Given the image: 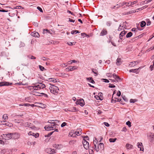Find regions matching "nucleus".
<instances>
[{"label":"nucleus","instance_id":"obj_31","mask_svg":"<svg viewBox=\"0 0 154 154\" xmlns=\"http://www.w3.org/2000/svg\"><path fill=\"white\" fill-rule=\"evenodd\" d=\"M30 104L29 103H23L19 104L20 106H30Z\"/></svg>","mask_w":154,"mask_h":154},{"label":"nucleus","instance_id":"obj_6","mask_svg":"<svg viewBox=\"0 0 154 154\" xmlns=\"http://www.w3.org/2000/svg\"><path fill=\"white\" fill-rule=\"evenodd\" d=\"M45 152L48 153L52 154L56 153L55 150L51 148H47L45 149Z\"/></svg>","mask_w":154,"mask_h":154},{"label":"nucleus","instance_id":"obj_41","mask_svg":"<svg viewBox=\"0 0 154 154\" xmlns=\"http://www.w3.org/2000/svg\"><path fill=\"white\" fill-rule=\"evenodd\" d=\"M40 106H39L42 108H45L46 106L44 104L42 103H41L40 104Z\"/></svg>","mask_w":154,"mask_h":154},{"label":"nucleus","instance_id":"obj_40","mask_svg":"<svg viewBox=\"0 0 154 154\" xmlns=\"http://www.w3.org/2000/svg\"><path fill=\"white\" fill-rule=\"evenodd\" d=\"M27 57L29 58H30L31 59H36V57H35L34 56H33L31 55H28V56H27Z\"/></svg>","mask_w":154,"mask_h":154},{"label":"nucleus","instance_id":"obj_23","mask_svg":"<svg viewBox=\"0 0 154 154\" xmlns=\"http://www.w3.org/2000/svg\"><path fill=\"white\" fill-rule=\"evenodd\" d=\"M125 146L127 149H131L133 147V146L132 145L129 143H127Z\"/></svg>","mask_w":154,"mask_h":154},{"label":"nucleus","instance_id":"obj_1","mask_svg":"<svg viewBox=\"0 0 154 154\" xmlns=\"http://www.w3.org/2000/svg\"><path fill=\"white\" fill-rule=\"evenodd\" d=\"M49 89L50 92L54 94H56L58 93L59 88L58 87L53 85H51L49 87Z\"/></svg>","mask_w":154,"mask_h":154},{"label":"nucleus","instance_id":"obj_15","mask_svg":"<svg viewBox=\"0 0 154 154\" xmlns=\"http://www.w3.org/2000/svg\"><path fill=\"white\" fill-rule=\"evenodd\" d=\"M137 146L139 148H140V151H143L144 149L142 144V143L141 142H138L137 143Z\"/></svg>","mask_w":154,"mask_h":154},{"label":"nucleus","instance_id":"obj_27","mask_svg":"<svg viewBox=\"0 0 154 154\" xmlns=\"http://www.w3.org/2000/svg\"><path fill=\"white\" fill-rule=\"evenodd\" d=\"M92 72L95 74V76L97 75L98 74V73H97L98 71L96 69H92Z\"/></svg>","mask_w":154,"mask_h":154},{"label":"nucleus","instance_id":"obj_58","mask_svg":"<svg viewBox=\"0 0 154 154\" xmlns=\"http://www.w3.org/2000/svg\"><path fill=\"white\" fill-rule=\"evenodd\" d=\"M69 21L70 22H72L73 23H74L75 21V20H72L71 19H70V18H69Z\"/></svg>","mask_w":154,"mask_h":154},{"label":"nucleus","instance_id":"obj_33","mask_svg":"<svg viewBox=\"0 0 154 154\" xmlns=\"http://www.w3.org/2000/svg\"><path fill=\"white\" fill-rule=\"evenodd\" d=\"M30 89L32 91L37 90L38 88H36L35 85L34 86H32L30 88Z\"/></svg>","mask_w":154,"mask_h":154},{"label":"nucleus","instance_id":"obj_29","mask_svg":"<svg viewBox=\"0 0 154 154\" xmlns=\"http://www.w3.org/2000/svg\"><path fill=\"white\" fill-rule=\"evenodd\" d=\"M14 122H16L18 123H20V122H23L24 121L22 119H15L14 120Z\"/></svg>","mask_w":154,"mask_h":154},{"label":"nucleus","instance_id":"obj_19","mask_svg":"<svg viewBox=\"0 0 154 154\" xmlns=\"http://www.w3.org/2000/svg\"><path fill=\"white\" fill-rule=\"evenodd\" d=\"M50 121H53V122H48L51 123V124H53V126H55L56 125H58L57 124H56L57 123H58L59 122V121L58 120H50Z\"/></svg>","mask_w":154,"mask_h":154},{"label":"nucleus","instance_id":"obj_26","mask_svg":"<svg viewBox=\"0 0 154 154\" xmlns=\"http://www.w3.org/2000/svg\"><path fill=\"white\" fill-rule=\"evenodd\" d=\"M78 104H80L82 106H83L84 105V100L82 99V100H81L78 102Z\"/></svg>","mask_w":154,"mask_h":154},{"label":"nucleus","instance_id":"obj_46","mask_svg":"<svg viewBox=\"0 0 154 154\" xmlns=\"http://www.w3.org/2000/svg\"><path fill=\"white\" fill-rule=\"evenodd\" d=\"M8 118V116L7 114H4L3 116V119L5 120Z\"/></svg>","mask_w":154,"mask_h":154},{"label":"nucleus","instance_id":"obj_13","mask_svg":"<svg viewBox=\"0 0 154 154\" xmlns=\"http://www.w3.org/2000/svg\"><path fill=\"white\" fill-rule=\"evenodd\" d=\"M81 35L82 36L83 38H90L92 37V35L91 34L87 35L85 33H81Z\"/></svg>","mask_w":154,"mask_h":154},{"label":"nucleus","instance_id":"obj_5","mask_svg":"<svg viewBox=\"0 0 154 154\" xmlns=\"http://www.w3.org/2000/svg\"><path fill=\"white\" fill-rule=\"evenodd\" d=\"M82 143L85 148L86 149H88L89 147V143L85 140V139H84L82 141Z\"/></svg>","mask_w":154,"mask_h":154},{"label":"nucleus","instance_id":"obj_17","mask_svg":"<svg viewBox=\"0 0 154 154\" xmlns=\"http://www.w3.org/2000/svg\"><path fill=\"white\" fill-rule=\"evenodd\" d=\"M54 127H52V126H45V129L47 131H50L52 130H54L53 129Z\"/></svg>","mask_w":154,"mask_h":154},{"label":"nucleus","instance_id":"obj_49","mask_svg":"<svg viewBox=\"0 0 154 154\" xmlns=\"http://www.w3.org/2000/svg\"><path fill=\"white\" fill-rule=\"evenodd\" d=\"M75 42H69L67 43V44L69 45H75Z\"/></svg>","mask_w":154,"mask_h":154},{"label":"nucleus","instance_id":"obj_52","mask_svg":"<svg viewBox=\"0 0 154 154\" xmlns=\"http://www.w3.org/2000/svg\"><path fill=\"white\" fill-rule=\"evenodd\" d=\"M23 126L24 127H28L29 126V123L28 122L24 123Z\"/></svg>","mask_w":154,"mask_h":154},{"label":"nucleus","instance_id":"obj_38","mask_svg":"<svg viewBox=\"0 0 154 154\" xmlns=\"http://www.w3.org/2000/svg\"><path fill=\"white\" fill-rule=\"evenodd\" d=\"M28 127H29L32 129H34L35 128V127L32 124L30 123L29 124V126Z\"/></svg>","mask_w":154,"mask_h":154},{"label":"nucleus","instance_id":"obj_3","mask_svg":"<svg viewBox=\"0 0 154 154\" xmlns=\"http://www.w3.org/2000/svg\"><path fill=\"white\" fill-rule=\"evenodd\" d=\"M16 134V133H15L3 134V137L5 140H8L11 138L13 137V135Z\"/></svg>","mask_w":154,"mask_h":154},{"label":"nucleus","instance_id":"obj_54","mask_svg":"<svg viewBox=\"0 0 154 154\" xmlns=\"http://www.w3.org/2000/svg\"><path fill=\"white\" fill-rule=\"evenodd\" d=\"M119 7V6H118V5H116V6H114L113 7H111V8L112 9H115V8H118Z\"/></svg>","mask_w":154,"mask_h":154},{"label":"nucleus","instance_id":"obj_11","mask_svg":"<svg viewBox=\"0 0 154 154\" xmlns=\"http://www.w3.org/2000/svg\"><path fill=\"white\" fill-rule=\"evenodd\" d=\"M31 35L33 37L35 38H39L40 36L39 34L35 31L32 32L31 33Z\"/></svg>","mask_w":154,"mask_h":154},{"label":"nucleus","instance_id":"obj_57","mask_svg":"<svg viewBox=\"0 0 154 154\" xmlns=\"http://www.w3.org/2000/svg\"><path fill=\"white\" fill-rule=\"evenodd\" d=\"M154 49V46L151 47L147 50L148 51H149L151 50H152Z\"/></svg>","mask_w":154,"mask_h":154},{"label":"nucleus","instance_id":"obj_8","mask_svg":"<svg viewBox=\"0 0 154 154\" xmlns=\"http://www.w3.org/2000/svg\"><path fill=\"white\" fill-rule=\"evenodd\" d=\"M113 78L115 79V80L117 82L121 81L122 79L119 77V76L116 75L115 73L112 74Z\"/></svg>","mask_w":154,"mask_h":154},{"label":"nucleus","instance_id":"obj_42","mask_svg":"<svg viewBox=\"0 0 154 154\" xmlns=\"http://www.w3.org/2000/svg\"><path fill=\"white\" fill-rule=\"evenodd\" d=\"M137 101L136 99H131L130 100V102L131 103H134Z\"/></svg>","mask_w":154,"mask_h":154},{"label":"nucleus","instance_id":"obj_64","mask_svg":"<svg viewBox=\"0 0 154 154\" xmlns=\"http://www.w3.org/2000/svg\"><path fill=\"white\" fill-rule=\"evenodd\" d=\"M103 80H104V82L106 83H108L109 81L108 80L106 79H103Z\"/></svg>","mask_w":154,"mask_h":154},{"label":"nucleus","instance_id":"obj_2","mask_svg":"<svg viewBox=\"0 0 154 154\" xmlns=\"http://www.w3.org/2000/svg\"><path fill=\"white\" fill-rule=\"evenodd\" d=\"M44 44L46 45H50L51 44H57L59 43V42L56 41H53L52 39H44Z\"/></svg>","mask_w":154,"mask_h":154},{"label":"nucleus","instance_id":"obj_36","mask_svg":"<svg viewBox=\"0 0 154 154\" xmlns=\"http://www.w3.org/2000/svg\"><path fill=\"white\" fill-rule=\"evenodd\" d=\"M7 152L6 149H3L1 150V154H5Z\"/></svg>","mask_w":154,"mask_h":154},{"label":"nucleus","instance_id":"obj_39","mask_svg":"<svg viewBox=\"0 0 154 154\" xmlns=\"http://www.w3.org/2000/svg\"><path fill=\"white\" fill-rule=\"evenodd\" d=\"M99 146L100 149H103L104 144L103 143H99Z\"/></svg>","mask_w":154,"mask_h":154},{"label":"nucleus","instance_id":"obj_22","mask_svg":"<svg viewBox=\"0 0 154 154\" xmlns=\"http://www.w3.org/2000/svg\"><path fill=\"white\" fill-rule=\"evenodd\" d=\"M122 63V62H121V59L118 57L116 60V64L118 66H119Z\"/></svg>","mask_w":154,"mask_h":154},{"label":"nucleus","instance_id":"obj_44","mask_svg":"<svg viewBox=\"0 0 154 154\" xmlns=\"http://www.w3.org/2000/svg\"><path fill=\"white\" fill-rule=\"evenodd\" d=\"M138 30H139V29H137L136 28H133L131 29V31L132 32H138Z\"/></svg>","mask_w":154,"mask_h":154},{"label":"nucleus","instance_id":"obj_34","mask_svg":"<svg viewBox=\"0 0 154 154\" xmlns=\"http://www.w3.org/2000/svg\"><path fill=\"white\" fill-rule=\"evenodd\" d=\"M49 81L50 82H57V81L56 80V79L54 78H51L49 79Z\"/></svg>","mask_w":154,"mask_h":154},{"label":"nucleus","instance_id":"obj_14","mask_svg":"<svg viewBox=\"0 0 154 154\" xmlns=\"http://www.w3.org/2000/svg\"><path fill=\"white\" fill-rule=\"evenodd\" d=\"M51 32H54V30H48V29H44L43 30V33L44 34H51Z\"/></svg>","mask_w":154,"mask_h":154},{"label":"nucleus","instance_id":"obj_45","mask_svg":"<svg viewBox=\"0 0 154 154\" xmlns=\"http://www.w3.org/2000/svg\"><path fill=\"white\" fill-rule=\"evenodd\" d=\"M94 145L95 149V150L97 152H98L99 150L98 146L97 147L96 144L94 142Z\"/></svg>","mask_w":154,"mask_h":154},{"label":"nucleus","instance_id":"obj_12","mask_svg":"<svg viewBox=\"0 0 154 154\" xmlns=\"http://www.w3.org/2000/svg\"><path fill=\"white\" fill-rule=\"evenodd\" d=\"M126 33V31L124 30L122 31L119 34V38H125V35Z\"/></svg>","mask_w":154,"mask_h":154},{"label":"nucleus","instance_id":"obj_21","mask_svg":"<svg viewBox=\"0 0 154 154\" xmlns=\"http://www.w3.org/2000/svg\"><path fill=\"white\" fill-rule=\"evenodd\" d=\"M107 32L106 29H103L100 33V35L103 36L107 34Z\"/></svg>","mask_w":154,"mask_h":154},{"label":"nucleus","instance_id":"obj_25","mask_svg":"<svg viewBox=\"0 0 154 154\" xmlns=\"http://www.w3.org/2000/svg\"><path fill=\"white\" fill-rule=\"evenodd\" d=\"M86 79L91 83L94 84L95 83L94 81L93 80L92 77L87 78Z\"/></svg>","mask_w":154,"mask_h":154},{"label":"nucleus","instance_id":"obj_53","mask_svg":"<svg viewBox=\"0 0 154 154\" xmlns=\"http://www.w3.org/2000/svg\"><path fill=\"white\" fill-rule=\"evenodd\" d=\"M109 87L110 88H115L116 86L115 85H113L111 84H109Z\"/></svg>","mask_w":154,"mask_h":154},{"label":"nucleus","instance_id":"obj_20","mask_svg":"<svg viewBox=\"0 0 154 154\" xmlns=\"http://www.w3.org/2000/svg\"><path fill=\"white\" fill-rule=\"evenodd\" d=\"M81 131L82 130L81 129H77V131L75 132V134L78 136L80 135L82 133Z\"/></svg>","mask_w":154,"mask_h":154},{"label":"nucleus","instance_id":"obj_60","mask_svg":"<svg viewBox=\"0 0 154 154\" xmlns=\"http://www.w3.org/2000/svg\"><path fill=\"white\" fill-rule=\"evenodd\" d=\"M5 82H0V86H4V85H5Z\"/></svg>","mask_w":154,"mask_h":154},{"label":"nucleus","instance_id":"obj_16","mask_svg":"<svg viewBox=\"0 0 154 154\" xmlns=\"http://www.w3.org/2000/svg\"><path fill=\"white\" fill-rule=\"evenodd\" d=\"M137 2L138 1L137 0L134 1L133 2H129L128 3V5H126V6H131L132 7H133V6H132V5L137 3Z\"/></svg>","mask_w":154,"mask_h":154},{"label":"nucleus","instance_id":"obj_28","mask_svg":"<svg viewBox=\"0 0 154 154\" xmlns=\"http://www.w3.org/2000/svg\"><path fill=\"white\" fill-rule=\"evenodd\" d=\"M139 69H131L129 70V72H136V73H138V72H136L137 71V70Z\"/></svg>","mask_w":154,"mask_h":154},{"label":"nucleus","instance_id":"obj_43","mask_svg":"<svg viewBox=\"0 0 154 154\" xmlns=\"http://www.w3.org/2000/svg\"><path fill=\"white\" fill-rule=\"evenodd\" d=\"M32 136L35 137V138H37L39 136V134L37 133L32 134Z\"/></svg>","mask_w":154,"mask_h":154},{"label":"nucleus","instance_id":"obj_59","mask_svg":"<svg viewBox=\"0 0 154 154\" xmlns=\"http://www.w3.org/2000/svg\"><path fill=\"white\" fill-rule=\"evenodd\" d=\"M109 77H111L112 76V75L110 73H107L106 74Z\"/></svg>","mask_w":154,"mask_h":154},{"label":"nucleus","instance_id":"obj_30","mask_svg":"<svg viewBox=\"0 0 154 154\" xmlns=\"http://www.w3.org/2000/svg\"><path fill=\"white\" fill-rule=\"evenodd\" d=\"M117 140V139L116 138H110L109 139V141L111 142H114L116 141Z\"/></svg>","mask_w":154,"mask_h":154},{"label":"nucleus","instance_id":"obj_7","mask_svg":"<svg viewBox=\"0 0 154 154\" xmlns=\"http://www.w3.org/2000/svg\"><path fill=\"white\" fill-rule=\"evenodd\" d=\"M0 124L5 125L9 127H11L12 126V124L6 121H0Z\"/></svg>","mask_w":154,"mask_h":154},{"label":"nucleus","instance_id":"obj_24","mask_svg":"<svg viewBox=\"0 0 154 154\" xmlns=\"http://www.w3.org/2000/svg\"><path fill=\"white\" fill-rule=\"evenodd\" d=\"M152 0H146L143 2H141L140 3V5H143L145 4H148L149 2H151L152 1Z\"/></svg>","mask_w":154,"mask_h":154},{"label":"nucleus","instance_id":"obj_55","mask_svg":"<svg viewBox=\"0 0 154 154\" xmlns=\"http://www.w3.org/2000/svg\"><path fill=\"white\" fill-rule=\"evenodd\" d=\"M37 9L40 12H43V11L42 9L39 7H37Z\"/></svg>","mask_w":154,"mask_h":154},{"label":"nucleus","instance_id":"obj_32","mask_svg":"<svg viewBox=\"0 0 154 154\" xmlns=\"http://www.w3.org/2000/svg\"><path fill=\"white\" fill-rule=\"evenodd\" d=\"M132 35V33L131 32H128L126 35V37L127 38L131 37Z\"/></svg>","mask_w":154,"mask_h":154},{"label":"nucleus","instance_id":"obj_51","mask_svg":"<svg viewBox=\"0 0 154 154\" xmlns=\"http://www.w3.org/2000/svg\"><path fill=\"white\" fill-rule=\"evenodd\" d=\"M145 35L144 34H140V35H138L137 37L138 38H141L142 37L144 38V37H143V36Z\"/></svg>","mask_w":154,"mask_h":154},{"label":"nucleus","instance_id":"obj_48","mask_svg":"<svg viewBox=\"0 0 154 154\" xmlns=\"http://www.w3.org/2000/svg\"><path fill=\"white\" fill-rule=\"evenodd\" d=\"M78 32V31L75 30L72 31L71 32V33L72 34H73L75 33H77Z\"/></svg>","mask_w":154,"mask_h":154},{"label":"nucleus","instance_id":"obj_63","mask_svg":"<svg viewBox=\"0 0 154 154\" xmlns=\"http://www.w3.org/2000/svg\"><path fill=\"white\" fill-rule=\"evenodd\" d=\"M15 8L16 9H23V8L21 6H17Z\"/></svg>","mask_w":154,"mask_h":154},{"label":"nucleus","instance_id":"obj_35","mask_svg":"<svg viewBox=\"0 0 154 154\" xmlns=\"http://www.w3.org/2000/svg\"><path fill=\"white\" fill-rule=\"evenodd\" d=\"M39 68L42 71H43L44 70H46V69L43 66H41L40 65H39L38 66Z\"/></svg>","mask_w":154,"mask_h":154},{"label":"nucleus","instance_id":"obj_61","mask_svg":"<svg viewBox=\"0 0 154 154\" xmlns=\"http://www.w3.org/2000/svg\"><path fill=\"white\" fill-rule=\"evenodd\" d=\"M111 23L110 22L108 21L106 22V24L108 26H110Z\"/></svg>","mask_w":154,"mask_h":154},{"label":"nucleus","instance_id":"obj_4","mask_svg":"<svg viewBox=\"0 0 154 154\" xmlns=\"http://www.w3.org/2000/svg\"><path fill=\"white\" fill-rule=\"evenodd\" d=\"M35 85L38 90L43 89L45 87V85L42 83H38Z\"/></svg>","mask_w":154,"mask_h":154},{"label":"nucleus","instance_id":"obj_62","mask_svg":"<svg viewBox=\"0 0 154 154\" xmlns=\"http://www.w3.org/2000/svg\"><path fill=\"white\" fill-rule=\"evenodd\" d=\"M122 98L126 102L128 101L127 99L125 96L122 97Z\"/></svg>","mask_w":154,"mask_h":154},{"label":"nucleus","instance_id":"obj_18","mask_svg":"<svg viewBox=\"0 0 154 154\" xmlns=\"http://www.w3.org/2000/svg\"><path fill=\"white\" fill-rule=\"evenodd\" d=\"M138 63V62L137 61L132 62L129 63V66H134L137 65Z\"/></svg>","mask_w":154,"mask_h":154},{"label":"nucleus","instance_id":"obj_47","mask_svg":"<svg viewBox=\"0 0 154 154\" xmlns=\"http://www.w3.org/2000/svg\"><path fill=\"white\" fill-rule=\"evenodd\" d=\"M131 122L129 121H128L126 123V125H128L129 127L131 126Z\"/></svg>","mask_w":154,"mask_h":154},{"label":"nucleus","instance_id":"obj_9","mask_svg":"<svg viewBox=\"0 0 154 154\" xmlns=\"http://www.w3.org/2000/svg\"><path fill=\"white\" fill-rule=\"evenodd\" d=\"M77 68V67L76 66H69L68 67L66 68V70L67 71H72L76 69Z\"/></svg>","mask_w":154,"mask_h":154},{"label":"nucleus","instance_id":"obj_50","mask_svg":"<svg viewBox=\"0 0 154 154\" xmlns=\"http://www.w3.org/2000/svg\"><path fill=\"white\" fill-rule=\"evenodd\" d=\"M95 97L96 98V99L97 100H102V99H101L100 97L98 95H96L95 96Z\"/></svg>","mask_w":154,"mask_h":154},{"label":"nucleus","instance_id":"obj_10","mask_svg":"<svg viewBox=\"0 0 154 154\" xmlns=\"http://www.w3.org/2000/svg\"><path fill=\"white\" fill-rule=\"evenodd\" d=\"M53 146L54 148H56L58 149H60L63 147V146L61 144H54L53 145Z\"/></svg>","mask_w":154,"mask_h":154},{"label":"nucleus","instance_id":"obj_56","mask_svg":"<svg viewBox=\"0 0 154 154\" xmlns=\"http://www.w3.org/2000/svg\"><path fill=\"white\" fill-rule=\"evenodd\" d=\"M66 124V123L65 122H64L61 125V127H63L65 126Z\"/></svg>","mask_w":154,"mask_h":154},{"label":"nucleus","instance_id":"obj_37","mask_svg":"<svg viewBox=\"0 0 154 154\" xmlns=\"http://www.w3.org/2000/svg\"><path fill=\"white\" fill-rule=\"evenodd\" d=\"M146 25V23L144 21H142L140 23V26L141 27L145 26Z\"/></svg>","mask_w":154,"mask_h":154}]
</instances>
